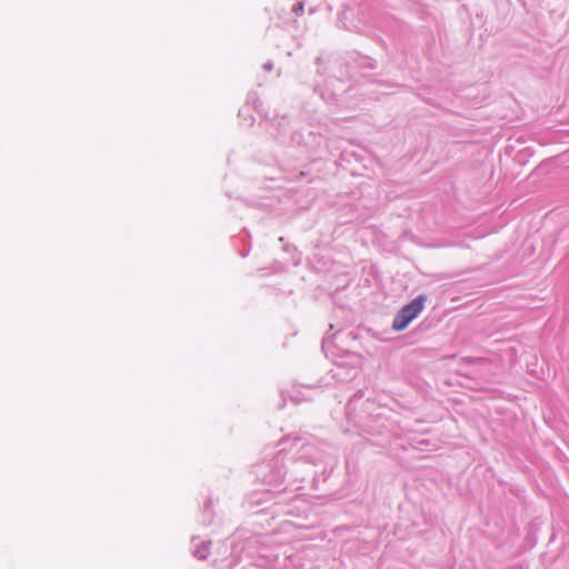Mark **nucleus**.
<instances>
[{
	"label": "nucleus",
	"instance_id": "nucleus-1",
	"mask_svg": "<svg viewBox=\"0 0 569 569\" xmlns=\"http://www.w3.org/2000/svg\"><path fill=\"white\" fill-rule=\"evenodd\" d=\"M426 297L423 295L418 296L411 302L403 306L397 313L392 322V329L395 331L405 330L409 323L416 319L423 310Z\"/></svg>",
	"mask_w": 569,
	"mask_h": 569
},
{
	"label": "nucleus",
	"instance_id": "nucleus-2",
	"mask_svg": "<svg viewBox=\"0 0 569 569\" xmlns=\"http://www.w3.org/2000/svg\"><path fill=\"white\" fill-rule=\"evenodd\" d=\"M293 11H295L296 13H300V12H302V11H303V4H302V3H300V2H299V3H297V4L293 7Z\"/></svg>",
	"mask_w": 569,
	"mask_h": 569
}]
</instances>
